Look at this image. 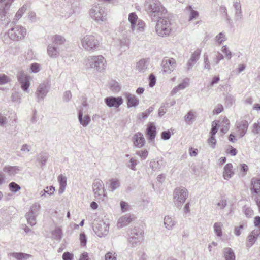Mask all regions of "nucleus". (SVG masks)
I'll use <instances>...</instances> for the list:
<instances>
[{
    "instance_id": "nucleus-1",
    "label": "nucleus",
    "mask_w": 260,
    "mask_h": 260,
    "mask_svg": "<svg viewBox=\"0 0 260 260\" xmlns=\"http://www.w3.org/2000/svg\"><path fill=\"white\" fill-rule=\"evenodd\" d=\"M144 7L152 21L166 17L167 11L159 0H146Z\"/></svg>"
},
{
    "instance_id": "nucleus-2",
    "label": "nucleus",
    "mask_w": 260,
    "mask_h": 260,
    "mask_svg": "<svg viewBox=\"0 0 260 260\" xmlns=\"http://www.w3.org/2000/svg\"><path fill=\"white\" fill-rule=\"evenodd\" d=\"M81 44L84 50L93 52L100 50L102 47V40L95 35H87L81 39Z\"/></svg>"
},
{
    "instance_id": "nucleus-3",
    "label": "nucleus",
    "mask_w": 260,
    "mask_h": 260,
    "mask_svg": "<svg viewBox=\"0 0 260 260\" xmlns=\"http://www.w3.org/2000/svg\"><path fill=\"white\" fill-rule=\"evenodd\" d=\"M26 34L25 28L21 25H16L10 29L4 36L5 43H9V41H18L23 39Z\"/></svg>"
},
{
    "instance_id": "nucleus-4",
    "label": "nucleus",
    "mask_w": 260,
    "mask_h": 260,
    "mask_svg": "<svg viewBox=\"0 0 260 260\" xmlns=\"http://www.w3.org/2000/svg\"><path fill=\"white\" fill-rule=\"evenodd\" d=\"M155 31L161 37H167L172 31L171 23L169 17H165L157 20Z\"/></svg>"
},
{
    "instance_id": "nucleus-5",
    "label": "nucleus",
    "mask_w": 260,
    "mask_h": 260,
    "mask_svg": "<svg viewBox=\"0 0 260 260\" xmlns=\"http://www.w3.org/2000/svg\"><path fill=\"white\" fill-rule=\"evenodd\" d=\"M106 61L102 55L90 56L85 60V66L87 69L102 72L105 69Z\"/></svg>"
},
{
    "instance_id": "nucleus-6",
    "label": "nucleus",
    "mask_w": 260,
    "mask_h": 260,
    "mask_svg": "<svg viewBox=\"0 0 260 260\" xmlns=\"http://www.w3.org/2000/svg\"><path fill=\"white\" fill-rule=\"evenodd\" d=\"M128 21L131 23L130 27L132 31L136 37L139 39L141 33L144 32L145 30V22L142 20L138 19L137 15L134 12L129 14Z\"/></svg>"
},
{
    "instance_id": "nucleus-7",
    "label": "nucleus",
    "mask_w": 260,
    "mask_h": 260,
    "mask_svg": "<svg viewBox=\"0 0 260 260\" xmlns=\"http://www.w3.org/2000/svg\"><path fill=\"white\" fill-rule=\"evenodd\" d=\"M91 18L98 23L106 22L107 13L105 8L101 4L94 5L89 11Z\"/></svg>"
},
{
    "instance_id": "nucleus-8",
    "label": "nucleus",
    "mask_w": 260,
    "mask_h": 260,
    "mask_svg": "<svg viewBox=\"0 0 260 260\" xmlns=\"http://www.w3.org/2000/svg\"><path fill=\"white\" fill-rule=\"evenodd\" d=\"M188 192L185 187H178L173 191V202L175 206L178 209H181L183 204L188 198Z\"/></svg>"
},
{
    "instance_id": "nucleus-9",
    "label": "nucleus",
    "mask_w": 260,
    "mask_h": 260,
    "mask_svg": "<svg viewBox=\"0 0 260 260\" xmlns=\"http://www.w3.org/2000/svg\"><path fill=\"white\" fill-rule=\"evenodd\" d=\"M41 205L38 202L34 203L30 207L29 211L26 214L27 223L31 226L36 224V217L41 210Z\"/></svg>"
},
{
    "instance_id": "nucleus-10",
    "label": "nucleus",
    "mask_w": 260,
    "mask_h": 260,
    "mask_svg": "<svg viewBox=\"0 0 260 260\" xmlns=\"http://www.w3.org/2000/svg\"><path fill=\"white\" fill-rule=\"evenodd\" d=\"M94 195L96 200H103L105 197L104 183L100 179H95L92 184Z\"/></svg>"
},
{
    "instance_id": "nucleus-11",
    "label": "nucleus",
    "mask_w": 260,
    "mask_h": 260,
    "mask_svg": "<svg viewBox=\"0 0 260 260\" xmlns=\"http://www.w3.org/2000/svg\"><path fill=\"white\" fill-rule=\"evenodd\" d=\"M18 80L21 84V89L27 93H28V88L30 86L31 77L26 74L24 71L20 70L17 74Z\"/></svg>"
},
{
    "instance_id": "nucleus-12",
    "label": "nucleus",
    "mask_w": 260,
    "mask_h": 260,
    "mask_svg": "<svg viewBox=\"0 0 260 260\" xmlns=\"http://www.w3.org/2000/svg\"><path fill=\"white\" fill-rule=\"evenodd\" d=\"M93 230L96 235L102 237L108 233L109 225L103 220H95L93 223Z\"/></svg>"
},
{
    "instance_id": "nucleus-13",
    "label": "nucleus",
    "mask_w": 260,
    "mask_h": 260,
    "mask_svg": "<svg viewBox=\"0 0 260 260\" xmlns=\"http://www.w3.org/2000/svg\"><path fill=\"white\" fill-rule=\"evenodd\" d=\"M143 239L142 232L141 230L134 229L132 230L128 238L129 244L133 247L138 246Z\"/></svg>"
},
{
    "instance_id": "nucleus-14",
    "label": "nucleus",
    "mask_w": 260,
    "mask_h": 260,
    "mask_svg": "<svg viewBox=\"0 0 260 260\" xmlns=\"http://www.w3.org/2000/svg\"><path fill=\"white\" fill-rule=\"evenodd\" d=\"M49 88L50 86L47 81H44L38 85L35 92V96L38 102L44 99L49 91Z\"/></svg>"
},
{
    "instance_id": "nucleus-15",
    "label": "nucleus",
    "mask_w": 260,
    "mask_h": 260,
    "mask_svg": "<svg viewBox=\"0 0 260 260\" xmlns=\"http://www.w3.org/2000/svg\"><path fill=\"white\" fill-rule=\"evenodd\" d=\"M176 65V61L174 59L172 58H164L162 61V71L164 73L170 74L174 70Z\"/></svg>"
},
{
    "instance_id": "nucleus-16",
    "label": "nucleus",
    "mask_w": 260,
    "mask_h": 260,
    "mask_svg": "<svg viewBox=\"0 0 260 260\" xmlns=\"http://www.w3.org/2000/svg\"><path fill=\"white\" fill-rule=\"evenodd\" d=\"M236 126V134L239 136V138H242L246 133L249 124L246 120H243L241 121L237 122Z\"/></svg>"
},
{
    "instance_id": "nucleus-17",
    "label": "nucleus",
    "mask_w": 260,
    "mask_h": 260,
    "mask_svg": "<svg viewBox=\"0 0 260 260\" xmlns=\"http://www.w3.org/2000/svg\"><path fill=\"white\" fill-rule=\"evenodd\" d=\"M105 103L109 107L118 108L123 102V100L121 96L106 97L104 99Z\"/></svg>"
},
{
    "instance_id": "nucleus-18",
    "label": "nucleus",
    "mask_w": 260,
    "mask_h": 260,
    "mask_svg": "<svg viewBox=\"0 0 260 260\" xmlns=\"http://www.w3.org/2000/svg\"><path fill=\"white\" fill-rule=\"evenodd\" d=\"M201 53V50L197 49L191 55L186 64V70H191L196 63L199 60Z\"/></svg>"
},
{
    "instance_id": "nucleus-19",
    "label": "nucleus",
    "mask_w": 260,
    "mask_h": 260,
    "mask_svg": "<svg viewBox=\"0 0 260 260\" xmlns=\"http://www.w3.org/2000/svg\"><path fill=\"white\" fill-rule=\"evenodd\" d=\"M166 162L161 157H157L152 159L150 162V167L154 171H160L165 166Z\"/></svg>"
},
{
    "instance_id": "nucleus-20",
    "label": "nucleus",
    "mask_w": 260,
    "mask_h": 260,
    "mask_svg": "<svg viewBox=\"0 0 260 260\" xmlns=\"http://www.w3.org/2000/svg\"><path fill=\"white\" fill-rule=\"evenodd\" d=\"M123 96L126 99L128 108L136 107L139 105V100L135 95L126 92Z\"/></svg>"
},
{
    "instance_id": "nucleus-21",
    "label": "nucleus",
    "mask_w": 260,
    "mask_h": 260,
    "mask_svg": "<svg viewBox=\"0 0 260 260\" xmlns=\"http://www.w3.org/2000/svg\"><path fill=\"white\" fill-rule=\"evenodd\" d=\"M11 14L9 10L3 7L0 8V23L7 25L10 22Z\"/></svg>"
},
{
    "instance_id": "nucleus-22",
    "label": "nucleus",
    "mask_w": 260,
    "mask_h": 260,
    "mask_svg": "<svg viewBox=\"0 0 260 260\" xmlns=\"http://www.w3.org/2000/svg\"><path fill=\"white\" fill-rule=\"evenodd\" d=\"M251 190L253 196L260 194V177H254L251 179Z\"/></svg>"
},
{
    "instance_id": "nucleus-23",
    "label": "nucleus",
    "mask_w": 260,
    "mask_h": 260,
    "mask_svg": "<svg viewBox=\"0 0 260 260\" xmlns=\"http://www.w3.org/2000/svg\"><path fill=\"white\" fill-rule=\"evenodd\" d=\"M47 54L51 58H56L60 55V50L59 47L54 44H49L47 46Z\"/></svg>"
},
{
    "instance_id": "nucleus-24",
    "label": "nucleus",
    "mask_w": 260,
    "mask_h": 260,
    "mask_svg": "<svg viewBox=\"0 0 260 260\" xmlns=\"http://www.w3.org/2000/svg\"><path fill=\"white\" fill-rule=\"evenodd\" d=\"M145 143V139L141 133L138 132L134 135L133 143L136 147L138 148H142L144 146Z\"/></svg>"
},
{
    "instance_id": "nucleus-25",
    "label": "nucleus",
    "mask_w": 260,
    "mask_h": 260,
    "mask_svg": "<svg viewBox=\"0 0 260 260\" xmlns=\"http://www.w3.org/2000/svg\"><path fill=\"white\" fill-rule=\"evenodd\" d=\"M233 6L235 10V21H239L242 19L243 17L241 4L239 0L234 1L233 2Z\"/></svg>"
},
{
    "instance_id": "nucleus-26",
    "label": "nucleus",
    "mask_w": 260,
    "mask_h": 260,
    "mask_svg": "<svg viewBox=\"0 0 260 260\" xmlns=\"http://www.w3.org/2000/svg\"><path fill=\"white\" fill-rule=\"evenodd\" d=\"M20 171V169L17 166H11L9 165L5 166L3 169V173L12 176L17 174Z\"/></svg>"
},
{
    "instance_id": "nucleus-27",
    "label": "nucleus",
    "mask_w": 260,
    "mask_h": 260,
    "mask_svg": "<svg viewBox=\"0 0 260 260\" xmlns=\"http://www.w3.org/2000/svg\"><path fill=\"white\" fill-rule=\"evenodd\" d=\"M133 219L134 218L131 215L123 216L118 219L117 226L119 229L131 223Z\"/></svg>"
},
{
    "instance_id": "nucleus-28",
    "label": "nucleus",
    "mask_w": 260,
    "mask_h": 260,
    "mask_svg": "<svg viewBox=\"0 0 260 260\" xmlns=\"http://www.w3.org/2000/svg\"><path fill=\"white\" fill-rule=\"evenodd\" d=\"M156 134V131L155 125L152 123H150L148 125L146 129V135L148 139L150 141H153L155 137Z\"/></svg>"
},
{
    "instance_id": "nucleus-29",
    "label": "nucleus",
    "mask_w": 260,
    "mask_h": 260,
    "mask_svg": "<svg viewBox=\"0 0 260 260\" xmlns=\"http://www.w3.org/2000/svg\"><path fill=\"white\" fill-rule=\"evenodd\" d=\"M164 224L165 228L168 230H172L176 224V221L173 217L167 215L164 217Z\"/></svg>"
},
{
    "instance_id": "nucleus-30",
    "label": "nucleus",
    "mask_w": 260,
    "mask_h": 260,
    "mask_svg": "<svg viewBox=\"0 0 260 260\" xmlns=\"http://www.w3.org/2000/svg\"><path fill=\"white\" fill-rule=\"evenodd\" d=\"M78 119L80 123L84 127L87 126L90 121V118L88 115L83 116V112L81 110H80L78 112Z\"/></svg>"
},
{
    "instance_id": "nucleus-31",
    "label": "nucleus",
    "mask_w": 260,
    "mask_h": 260,
    "mask_svg": "<svg viewBox=\"0 0 260 260\" xmlns=\"http://www.w3.org/2000/svg\"><path fill=\"white\" fill-rule=\"evenodd\" d=\"M148 65V59H142L137 63L136 69L140 72H144L147 69Z\"/></svg>"
},
{
    "instance_id": "nucleus-32",
    "label": "nucleus",
    "mask_w": 260,
    "mask_h": 260,
    "mask_svg": "<svg viewBox=\"0 0 260 260\" xmlns=\"http://www.w3.org/2000/svg\"><path fill=\"white\" fill-rule=\"evenodd\" d=\"M52 43L51 44H54V46H58L63 45L66 42L65 38L59 35H55L52 37Z\"/></svg>"
},
{
    "instance_id": "nucleus-33",
    "label": "nucleus",
    "mask_w": 260,
    "mask_h": 260,
    "mask_svg": "<svg viewBox=\"0 0 260 260\" xmlns=\"http://www.w3.org/2000/svg\"><path fill=\"white\" fill-rule=\"evenodd\" d=\"M233 166L232 164H227L224 168L223 176L224 179L229 180L234 175V172L232 170Z\"/></svg>"
},
{
    "instance_id": "nucleus-34",
    "label": "nucleus",
    "mask_w": 260,
    "mask_h": 260,
    "mask_svg": "<svg viewBox=\"0 0 260 260\" xmlns=\"http://www.w3.org/2000/svg\"><path fill=\"white\" fill-rule=\"evenodd\" d=\"M189 80L188 78L184 79L182 83H180L173 89L171 92L172 94H174L176 93L178 91L183 90L187 87L189 86Z\"/></svg>"
},
{
    "instance_id": "nucleus-35",
    "label": "nucleus",
    "mask_w": 260,
    "mask_h": 260,
    "mask_svg": "<svg viewBox=\"0 0 260 260\" xmlns=\"http://www.w3.org/2000/svg\"><path fill=\"white\" fill-rule=\"evenodd\" d=\"M10 256H11L17 260H27L31 257L30 254L21 253V252H13L9 254Z\"/></svg>"
},
{
    "instance_id": "nucleus-36",
    "label": "nucleus",
    "mask_w": 260,
    "mask_h": 260,
    "mask_svg": "<svg viewBox=\"0 0 260 260\" xmlns=\"http://www.w3.org/2000/svg\"><path fill=\"white\" fill-rule=\"evenodd\" d=\"M27 9V6L26 5H24L16 12L15 15L14 16L13 20L12 21V23H16L18 20H19L22 16L23 14L25 13Z\"/></svg>"
},
{
    "instance_id": "nucleus-37",
    "label": "nucleus",
    "mask_w": 260,
    "mask_h": 260,
    "mask_svg": "<svg viewBox=\"0 0 260 260\" xmlns=\"http://www.w3.org/2000/svg\"><path fill=\"white\" fill-rule=\"evenodd\" d=\"M225 260H235V255L233 250L231 248H225L223 249Z\"/></svg>"
},
{
    "instance_id": "nucleus-38",
    "label": "nucleus",
    "mask_w": 260,
    "mask_h": 260,
    "mask_svg": "<svg viewBox=\"0 0 260 260\" xmlns=\"http://www.w3.org/2000/svg\"><path fill=\"white\" fill-rule=\"evenodd\" d=\"M58 181L60 185L59 193H62L64 191L67 185V178L62 175H60L58 177Z\"/></svg>"
},
{
    "instance_id": "nucleus-39",
    "label": "nucleus",
    "mask_w": 260,
    "mask_h": 260,
    "mask_svg": "<svg viewBox=\"0 0 260 260\" xmlns=\"http://www.w3.org/2000/svg\"><path fill=\"white\" fill-rule=\"evenodd\" d=\"M196 118V113L192 111H189L184 116V120L186 123L190 124Z\"/></svg>"
},
{
    "instance_id": "nucleus-40",
    "label": "nucleus",
    "mask_w": 260,
    "mask_h": 260,
    "mask_svg": "<svg viewBox=\"0 0 260 260\" xmlns=\"http://www.w3.org/2000/svg\"><path fill=\"white\" fill-rule=\"evenodd\" d=\"M48 158V155L47 153L41 152L38 155L37 160L41 164V167H43Z\"/></svg>"
},
{
    "instance_id": "nucleus-41",
    "label": "nucleus",
    "mask_w": 260,
    "mask_h": 260,
    "mask_svg": "<svg viewBox=\"0 0 260 260\" xmlns=\"http://www.w3.org/2000/svg\"><path fill=\"white\" fill-rule=\"evenodd\" d=\"M22 94L18 92H14L11 95V100L16 104H19L21 103Z\"/></svg>"
},
{
    "instance_id": "nucleus-42",
    "label": "nucleus",
    "mask_w": 260,
    "mask_h": 260,
    "mask_svg": "<svg viewBox=\"0 0 260 260\" xmlns=\"http://www.w3.org/2000/svg\"><path fill=\"white\" fill-rule=\"evenodd\" d=\"M223 224L221 222H216L214 224V231L218 237H221L222 235V227Z\"/></svg>"
},
{
    "instance_id": "nucleus-43",
    "label": "nucleus",
    "mask_w": 260,
    "mask_h": 260,
    "mask_svg": "<svg viewBox=\"0 0 260 260\" xmlns=\"http://www.w3.org/2000/svg\"><path fill=\"white\" fill-rule=\"evenodd\" d=\"M186 11L190 12V16L189 18V21H191L192 19L197 18V17L199 15L198 12L193 10L191 6H187L186 8Z\"/></svg>"
},
{
    "instance_id": "nucleus-44",
    "label": "nucleus",
    "mask_w": 260,
    "mask_h": 260,
    "mask_svg": "<svg viewBox=\"0 0 260 260\" xmlns=\"http://www.w3.org/2000/svg\"><path fill=\"white\" fill-rule=\"evenodd\" d=\"M149 152L147 149L140 150L137 151L136 154L138 155L141 160H145L147 158Z\"/></svg>"
},
{
    "instance_id": "nucleus-45",
    "label": "nucleus",
    "mask_w": 260,
    "mask_h": 260,
    "mask_svg": "<svg viewBox=\"0 0 260 260\" xmlns=\"http://www.w3.org/2000/svg\"><path fill=\"white\" fill-rule=\"evenodd\" d=\"M110 181V188L112 191H113L119 187L120 183L118 180L116 179H112Z\"/></svg>"
},
{
    "instance_id": "nucleus-46",
    "label": "nucleus",
    "mask_w": 260,
    "mask_h": 260,
    "mask_svg": "<svg viewBox=\"0 0 260 260\" xmlns=\"http://www.w3.org/2000/svg\"><path fill=\"white\" fill-rule=\"evenodd\" d=\"M9 188L12 192L16 193L21 189V187L16 183L12 182L9 184Z\"/></svg>"
},
{
    "instance_id": "nucleus-47",
    "label": "nucleus",
    "mask_w": 260,
    "mask_h": 260,
    "mask_svg": "<svg viewBox=\"0 0 260 260\" xmlns=\"http://www.w3.org/2000/svg\"><path fill=\"white\" fill-rule=\"evenodd\" d=\"M243 212H244L245 216L247 218L251 217L254 215V212L252 209L249 207L246 206L243 208Z\"/></svg>"
},
{
    "instance_id": "nucleus-48",
    "label": "nucleus",
    "mask_w": 260,
    "mask_h": 260,
    "mask_svg": "<svg viewBox=\"0 0 260 260\" xmlns=\"http://www.w3.org/2000/svg\"><path fill=\"white\" fill-rule=\"evenodd\" d=\"M138 161L135 158L132 157L130 158L128 163L127 164V167L133 171L137 170L136 166L138 164Z\"/></svg>"
},
{
    "instance_id": "nucleus-49",
    "label": "nucleus",
    "mask_w": 260,
    "mask_h": 260,
    "mask_svg": "<svg viewBox=\"0 0 260 260\" xmlns=\"http://www.w3.org/2000/svg\"><path fill=\"white\" fill-rule=\"evenodd\" d=\"M215 39L218 44H221L223 42L226 40L227 38L224 33L220 32L216 36Z\"/></svg>"
},
{
    "instance_id": "nucleus-50",
    "label": "nucleus",
    "mask_w": 260,
    "mask_h": 260,
    "mask_svg": "<svg viewBox=\"0 0 260 260\" xmlns=\"http://www.w3.org/2000/svg\"><path fill=\"white\" fill-rule=\"evenodd\" d=\"M221 51L225 54V58L227 59L230 60L231 59L232 54L226 45H224L222 47Z\"/></svg>"
},
{
    "instance_id": "nucleus-51",
    "label": "nucleus",
    "mask_w": 260,
    "mask_h": 260,
    "mask_svg": "<svg viewBox=\"0 0 260 260\" xmlns=\"http://www.w3.org/2000/svg\"><path fill=\"white\" fill-rule=\"evenodd\" d=\"M257 238L249 234L247 237V242L246 243V247L249 248L251 247L255 242Z\"/></svg>"
},
{
    "instance_id": "nucleus-52",
    "label": "nucleus",
    "mask_w": 260,
    "mask_h": 260,
    "mask_svg": "<svg viewBox=\"0 0 260 260\" xmlns=\"http://www.w3.org/2000/svg\"><path fill=\"white\" fill-rule=\"evenodd\" d=\"M8 123V118L0 112V126L6 127Z\"/></svg>"
},
{
    "instance_id": "nucleus-53",
    "label": "nucleus",
    "mask_w": 260,
    "mask_h": 260,
    "mask_svg": "<svg viewBox=\"0 0 260 260\" xmlns=\"http://www.w3.org/2000/svg\"><path fill=\"white\" fill-rule=\"evenodd\" d=\"M204 68L207 69L208 71L211 70V64L209 60L208 54L207 53H204Z\"/></svg>"
},
{
    "instance_id": "nucleus-54",
    "label": "nucleus",
    "mask_w": 260,
    "mask_h": 260,
    "mask_svg": "<svg viewBox=\"0 0 260 260\" xmlns=\"http://www.w3.org/2000/svg\"><path fill=\"white\" fill-rule=\"evenodd\" d=\"M218 129V122L217 121H213L212 122V128L210 132V134L212 135H215Z\"/></svg>"
},
{
    "instance_id": "nucleus-55",
    "label": "nucleus",
    "mask_w": 260,
    "mask_h": 260,
    "mask_svg": "<svg viewBox=\"0 0 260 260\" xmlns=\"http://www.w3.org/2000/svg\"><path fill=\"white\" fill-rule=\"evenodd\" d=\"M10 79L9 77L4 74H0V85L8 83Z\"/></svg>"
},
{
    "instance_id": "nucleus-56",
    "label": "nucleus",
    "mask_w": 260,
    "mask_h": 260,
    "mask_svg": "<svg viewBox=\"0 0 260 260\" xmlns=\"http://www.w3.org/2000/svg\"><path fill=\"white\" fill-rule=\"evenodd\" d=\"M210 138L208 139V143L213 149L215 148L216 144V140L215 138V135H210Z\"/></svg>"
},
{
    "instance_id": "nucleus-57",
    "label": "nucleus",
    "mask_w": 260,
    "mask_h": 260,
    "mask_svg": "<svg viewBox=\"0 0 260 260\" xmlns=\"http://www.w3.org/2000/svg\"><path fill=\"white\" fill-rule=\"evenodd\" d=\"M31 72L37 73L40 70V65L37 63H33L30 66Z\"/></svg>"
},
{
    "instance_id": "nucleus-58",
    "label": "nucleus",
    "mask_w": 260,
    "mask_h": 260,
    "mask_svg": "<svg viewBox=\"0 0 260 260\" xmlns=\"http://www.w3.org/2000/svg\"><path fill=\"white\" fill-rule=\"evenodd\" d=\"M252 132L254 134H260V123L259 122L254 123L252 125Z\"/></svg>"
},
{
    "instance_id": "nucleus-59",
    "label": "nucleus",
    "mask_w": 260,
    "mask_h": 260,
    "mask_svg": "<svg viewBox=\"0 0 260 260\" xmlns=\"http://www.w3.org/2000/svg\"><path fill=\"white\" fill-rule=\"evenodd\" d=\"M239 168L241 173V176H244L248 170V166L245 164H241L239 165Z\"/></svg>"
},
{
    "instance_id": "nucleus-60",
    "label": "nucleus",
    "mask_w": 260,
    "mask_h": 260,
    "mask_svg": "<svg viewBox=\"0 0 260 260\" xmlns=\"http://www.w3.org/2000/svg\"><path fill=\"white\" fill-rule=\"evenodd\" d=\"M116 253L113 252L107 253L105 256V260H116Z\"/></svg>"
},
{
    "instance_id": "nucleus-61",
    "label": "nucleus",
    "mask_w": 260,
    "mask_h": 260,
    "mask_svg": "<svg viewBox=\"0 0 260 260\" xmlns=\"http://www.w3.org/2000/svg\"><path fill=\"white\" fill-rule=\"evenodd\" d=\"M244 228V224L243 223H241L239 226H236L234 229V233L237 236H239L241 234V230L243 229Z\"/></svg>"
},
{
    "instance_id": "nucleus-62",
    "label": "nucleus",
    "mask_w": 260,
    "mask_h": 260,
    "mask_svg": "<svg viewBox=\"0 0 260 260\" xmlns=\"http://www.w3.org/2000/svg\"><path fill=\"white\" fill-rule=\"evenodd\" d=\"M52 234L56 238L60 239L62 235L61 230L59 228H56L52 232Z\"/></svg>"
},
{
    "instance_id": "nucleus-63",
    "label": "nucleus",
    "mask_w": 260,
    "mask_h": 260,
    "mask_svg": "<svg viewBox=\"0 0 260 260\" xmlns=\"http://www.w3.org/2000/svg\"><path fill=\"white\" fill-rule=\"evenodd\" d=\"M80 241L81 246H85L87 242V238L85 234L84 233H81L80 234Z\"/></svg>"
},
{
    "instance_id": "nucleus-64",
    "label": "nucleus",
    "mask_w": 260,
    "mask_h": 260,
    "mask_svg": "<svg viewBox=\"0 0 260 260\" xmlns=\"http://www.w3.org/2000/svg\"><path fill=\"white\" fill-rule=\"evenodd\" d=\"M120 46L121 48H127L128 46V40L126 38H123L119 41Z\"/></svg>"
}]
</instances>
